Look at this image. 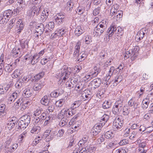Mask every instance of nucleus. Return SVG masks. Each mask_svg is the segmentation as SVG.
Wrapping results in <instances>:
<instances>
[{
  "label": "nucleus",
  "instance_id": "f257e3e1",
  "mask_svg": "<svg viewBox=\"0 0 153 153\" xmlns=\"http://www.w3.org/2000/svg\"><path fill=\"white\" fill-rule=\"evenodd\" d=\"M76 76L74 74H71L67 69L64 68H61L56 74V77L59 79L62 80V82H65V81L69 77L71 79V83L74 85V84H76L78 81L77 78H74L73 76Z\"/></svg>",
  "mask_w": 153,
  "mask_h": 153
},
{
  "label": "nucleus",
  "instance_id": "f03ea898",
  "mask_svg": "<svg viewBox=\"0 0 153 153\" xmlns=\"http://www.w3.org/2000/svg\"><path fill=\"white\" fill-rule=\"evenodd\" d=\"M31 103V101L28 99L20 98L15 103L14 105L18 108L20 104V109L23 111L25 110Z\"/></svg>",
  "mask_w": 153,
  "mask_h": 153
},
{
  "label": "nucleus",
  "instance_id": "7ed1b4c3",
  "mask_svg": "<svg viewBox=\"0 0 153 153\" xmlns=\"http://www.w3.org/2000/svg\"><path fill=\"white\" fill-rule=\"evenodd\" d=\"M107 32L108 34L111 36L115 34L119 36H121L123 33V30L120 27H117L116 25L113 24H112L109 27Z\"/></svg>",
  "mask_w": 153,
  "mask_h": 153
},
{
  "label": "nucleus",
  "instance_id": "20e7f679",
  "mask_svg": "<svg viewBox=\"0 0 153 153\" xmlns=\"http://www.w3.org/2000/svg\"><path fill=\"white\" fill-rule=\"evenodd\" d=\"M30 117L27 115L22 116L18 120V128L21 129H25L30 123Z\"/></svg>",
  "mask_w": 153,
  "mask_h": 153
},
{
  "label": "nucleus",
  "instance_id": "39448f33",
  "mask_svg": "<svg viewBox=\"0 0 153 153\" xmlns=\"http://www.w3.org/2000/svg\"><path fill=\"white\" fill-rule=\"evenodd\" d=\"M13 15V11L10 10H5L2 16L0 17V23H7L11 16Z\"/></svg>",
  "mask_w": 153,
  "mask_h": 153
},
{
  "label": "nucleus",
  "instance_id": "423d86ee",
  "mask_svg": "<svg viewBox=\"0 0 153 153\" xmlns=\"http://www.w3.org/2000/svg\"><path fill=\"white\" fill-rule=\"evenodd\" d=\"M24 60L26 63L27 64H31L32 65H34L38 62V60L34 54L32 56L29 54H27L24 57Z\"/></svg>",
  "mask_w": 153,
  "mask_h": 153
},
{
  "label": "nucleus",
  "instance_id": "0eeeda50",
  "mask_svg": "<svg viewBox=\"0 0 153 153\" xmlns=\"http://www.w3.org/2000/svg\"><path fill=\"white\" fill-rule=\"evenodd\" d=\"M122 102L121 100H118L116 102L112 109L113 113L115 115H118L120 113L123 106Z\"/></svg>",
  "mask_w": 153,
  "mask_h": 153
},
{
  "label": "nucleus",
  "instance_id": "6e6552de",
  "mask_svg": "<svg viewBox=\"0 0 153 153\" xmlns=\"http://www.w3.org/2000/svg\"><path fill=\"white\" fill-rule=\"evenodd\" d=\"M123 125V121L119 117L116 118L113 123V128L115 131L119 130Z\"/></svg>",
  "mask_w": 153,
  "mask_h": 153
},
{
  "label": "nucleus",
  "instance_id": "1a4fd4ad",
  "mask_svg": "<svg viewBox=\"0 0 153 153\" xmlns=\"http://www.w3.org/2000/svg\"><path fill=\"white\" fill-rule=\"evenodd\" d=\"M20 97V93L19 91H16L10 95L7 99L8 102L11 104L16 99Z\"/></svg>",
  "mask_w": 153,
  "mask_h": 153
},
{
  "label": "nucleus",
  "instance_id": "9d476101",
  "mask_svg": "<svg viewBox=\"0 0 153 153\" xmlns=\"http://www.w3.org/2000/svg\"><path fill=\"white\" fill-rule=\"evenodd\" d=\"M100 72V70L98 69V70H95L93 73H90V74L86 75L83 78V80L87 82L89 81L92 79L97 76Z\"/></svg>",
  "mask_w": 153,
  "mask_h": 153
},
{
  "label": "nucleus",
  "instance_id": "9b49d317",
  "mask_svg": "<svg viewBox=\"0 0 153 153\" xmlns=\"http://www.w3.org/2000/svg\"><path fill=\"white\" fill-rule=\"evenodd\" d=\"M45 85L44 80H41L34 84L33 85V89L35 91H40Z\"/></svg>",
  "mask_w": 153,
  "mask_h": 153
},
{
  "label": "nucleus",
  "instance_id": "f8f14e48",
  "mask_svg": "<svg viewBox=\"0 0 153 153\" xmlns=\"http://www.w3.org/2000/svg\"><path fill=\"white\" fill-rule=\"evenodd\" d=\"M18 144L14 143L9 145L5 146V153H11L17 149Z\"/></svg>",
  "mask_w": 153,
  "mask_h": 153
},
{
  "label": "nucleus",
  "instance_id": "ddd939ff",
  "mask_svg": "<svg viewBox=\"0 0 153 153\" xmlns=\"http://www.w3.org/2000/svg\"><path fill=\"white\" fill-rule=\"evenodd\" d=\"M103 125L101 124H96L93 127L92 131H93V135L96 136L101 131V128Z\"/></svg>",
  "mask_w": 153,
  "mask_h": 153
},
{
  "label": "nucleus",
  "instance_id": "4468645a",
  "mask_svg": "<svg viewBox=\"0 0 153 153\" xmlns=\"http://www.w3.org/2000/svg\"><path fill=\"white\" fill-rule=\"evenodd\" d=\"M54 18L56 22L58 24H60L64 21L65 16L62 13H60L55 16Z\"/></svg>",
  "mask_w": 153,
  "mask_h": 153
},
{
  "label": "nucleus",
  "instance_id": "2eb2a0df",
  "mask_svg": "<svg viewBox=\"0 0 153 153\" xmlns=\"http://www.w3.org/2000/svg\"><path fill=\"white\" fill-rule=\"evenodd\" d=\"M11 54L13 57H14L20 56L21 54L20 49L19 48H14L11 52Z\"/></svg>",
  "mask_w": 153,
  "mask_h": 153
},
{
  "label": "nucleus",
  "instance_id": "dca6fc26",
  "mask_svg": "<svg viewBox=\"0 0 153 153\" xmlns=\"http://www.w3.org/2000/svg\"><path fill=\"white\" fill-rule=\"evenodd\" d=\"M130 50L132 51L131 52H132L133 55L132 57H131V60L133 61L136 59V57L137 56L139 48L137 46H135Z\"/></svg>",
  "mask_w": 153,
  "mask_h": 153
},
{
  "label": "nucleus",
  "instance_id": "f3484780",
  "mask_svg": "<svg viewBox=\"0 0 153 153\" xmlns=\"http://www.w3.org/2000/svg\"><path fill=\"white\" fill-rule=\"evenodd\" d=\"M45 114H43L41 116L37 117L35 116L33 119V121L34 123L36 124L38 123V125H40L43 123V119H44Z\"/></svg>",
  "mask_w": 153,
  "mask_h": 153
},
{
  "label": "nucleus",
  "instance_id": "a211bd4d",
  "mask_svg": "<svg viewBox=\"0 0 153 153\" xmlns=\"http://www.w3.org/2000/svg\"><path fill=\"white\" fill-rule=\"evenodd\" d=\"M101 82V80L100 78L95 79L91 82L92 85L95 86L94 87V88L99 87L100 86Z\"/></svg>",
  "mask_w": 153,
  "mask_h": 153
},
{
  "label": "nucleus",
  "instance_id": "6ab92c4d",
  "mask_svg": "<svg viewBox=\"0 0 153 153\" xmlns=\"http://www.w3.org/2000/svg\"><path fill=\"white\" fill-rule=\"evenodd\" d=\"M106 28H104L102 27H100V26L97 25L94 28V31L96 33L100 35L106 30Z\"/></svg>",
  "mask_w": 153,
  "mask_h": 153
},
{
  "label": "nucleus",
  "instance_id": "aec40b11",
  "mask_svg": "<svg viewBox=\"0 0 153 153\" xmlns=\"http://www.w3.org/2000/svg\"><path fill=\"white\" fill-rule=\"evenodd\" d=\"M36 31L39 33L40 34H42L44 30V25L42 23H40L38 25L36 26Z\"/></svg>",
  "mask_w": 153,
  "mask_h": 153
},
{
  "label": "nucleus",
  "instance_id": "412c9836",
  "mask_svg": "<svg viewBox=\"0 0 153 153\" xmlns=\"http://www.w3.org/2000/svg\"><path fill=\"white\" fill-rule=\"evenodd\" d=\"M49 102L50 100L48 98V97L46 95L44 96L40 100L41 103L45 106L48 105Z\"/></svg>",
  "mask_w": 153,
  "mask_h": 153
},
{
  "label": "nucleus",
  "instance_id": "4be33fe9",
  "mask_svg": "<svg viewBox=\"0 0 153 153\" xmlns=\"http://www.w3.org/2000/svg\"><path fill=\"white\" fill-rule=\"evenodd\" d=\"M84 32V30L83 29V27L80 26H78L76 28L74 33L76 36H79Z\"/></svg>",
  "mask_w": 153,
  "mask_h": 153
},
{
  "label": "nucleus",
  "instance_id": "5701e85b",
  "mask_svg": "<svg viewBox=\"0 0 153 153\" xmlns=\"http://www.w3.org/2000/svg\"><path fill=\"white\" fill-rule=\"evenodd\" d=\"M15 67L13 64H6L4 68V70L5 71L8 73L11 72L14 69Z\"/></svg>",
  "mask_w": 153,
  "mask_h": 153
},
{
  "label": "nucleus",
  "instance_id": "b1692460",
  "mask_svg": "<svg viewBox=\"0 0 153 153\" xmlns=\"http://www.w3.org/2000/svg\"><path fill=\"white\" fill-rule=\"evenodd\" d=\"M10 89L9 85L0 86V94H3L6 92Z\"/></svg>",
  "mask_w": 153,
  "mask_h": 153
},
{
  "label": "nucleus",
  "instance_id": "393cba45",
  "mask_svg": "<svg viewBox=\"0 0 153 153\" xmlns=\"http://www.w3.org/2000/svg\"><path fill=\"white\" fill-rule=\"evenodd\" d=\"M80 45L81 42L80 41H79L76 43V45L75 47V51L73 54L74 56H77V54H79Z\"/></svg>",
  "mask_w": 153,
  "mask_h": 153
},
{
  "label": "nucleus",
  "instance_id": "a878e982",
  "mask_svg": "<svg viewBox=\"0 0 153 153\" xmlns=\"http://www.w3.org/2000/svg\"><path fill=\"white\" fill-rule=\"evenodd\" d=\"M139 133L137 132L134 131L131 134L129 138L131 140H136L139 139Z\"/></svg>",
  "mask_w": 153,
  "mask_h": 153
},
{
  "label": "nucleus",
  "instance_id": "bb28decb",
  "mask_svg": "<svg viewBox=\"0 0 153 153\" xmlns=\"http://www.w3.org/2000/svg\"><path fill=\"white\" fill-rule=\"evenodd\" d=\"M123 13V12L122 11L118 10L117 11V12L116 14H114V16L113 18L117 21L119 20L121 18H122Z\"/></svg>",
  "mask_w": 153,
  "mask_h": 153
},
{
  "label": "nucleus",
  "instance_id": "cd10ccee",
  "mask_svg": "<svg viewBox=\"0 0 153 153\" xmlns=\"http://www.w3.org/2000/svg\"><path fill=\"white\" fill-rule=\"evenodd\" d=\"M105 9V5L104 4H101L100 7H98L94 10L93 12V14L95 16H96L99 14L100 10L101 9L103 10Z\"/></svg>",
  "mask_w": 153,
  "mask_h": 153
},
{
  "label": "nucleus",
  "instance_id": "c85d7f7f",
  "mask_svg": "<svg viewBox=\"0 0 153 153\" xmlns=\"http://www.w3.org/2000/svg\"><path fill=\"white\" fill-rule=\"evenodd\" d=\"M28 40L27 39L25 40L24 39H22L20 41V45L22 48H28Z\"/></svg>",
  "mask_w": 153,
  "mask_h": 153
},
{
  "label": "nucleus",
  "instance_id": "c756f323",
  "mask_svg": "<svg viewBox=\"0 0 153 153\" xmlns=\"http://www.w3.org/2000/svg\"><path fill=\"white\" fill-rule=\"evenodd\" d=\"M33 91L28 88H26L24 91L23 95L25 97H29L32 95Z\"/></svg>",
  "mask_w": 153,
  "mask_h": 153
},
{
  "label": "nucleus",
  "instance_id": "7c9ffc66",
  "mask_svg": "<svg viewBox=\"0 0 153 153\" xmlns=\"http://www.w3.org/2000/svg\"><path fill=\"white\" fill-rule=\"evenodd\" d=\"M109 118V116L106 114H104L101 118L100 119V124L103 126L107 122Z\"/></svg>",
  "mask_w": 153,
  "mask_h": 153
},
{
  "label": "nucleus",
  "instance_id": "2f4dec72",
  "mask_svg": "<svg viewBox=\"0 0 153 153\" xmlns=\"http://www.w3.org/2000/svg\"><path fill=\"white\" fill-rule=\"evenodd\" d=\"M88 92H90V91L88 90H85L82 93L81 97L83 98V100L84 101H85L91 98V95H86V93H88Z\"/></svg>",
  "mask_w": 153,
  "mask_h": 153
},
{
  "label": "nucleus",
  "instance_id": "473e14b6",
  "mask_svg": "<svg viewBox=\"0 0 153 153\" xmlns=\"http://www.w3.org/2000/svg\"><path fill=\"white\" fill-rule=\"evenodd\" d=\"M41 128L38 126H34L32 128L30 131L31 133L34 134H37L41 131Z\"/></svg>",
  "mask_w": 153,
  "mask_h": 153
},
{
  "label": "nucleus",
  "instance_id": "72a5a7b5",
  "mask_svg": "<svg viewBox=\"0 0 153 153\" xmlns=\"http://www.w3.org/2000/svg\"><path fill=\"white\" fill-rule=\"evenodd\" d=\"M67 111V115H68L66 117H69L71 116L74 115L76 113V110L73 109L72 108H71Z\"/></svg>",
  "mask_w": 153,
  "mask_h": 153
},
{
  "label": "nucleus",
  "instance_id": "f704fd0d",
  "mask_svg": "<svg viewBox=\"0 0 153 153\" xmlns=\"http://www.w3.org/2000/svg\"><path fill=\"white\" fill-rule=\"evenodd\" d=\"M66 30L64 28H58L56 30L57 35L58 36H63Z\"/></svg>",
  "mask_w": 153,
  "mask_h": 153
},
{
  "label": "nucleus",
  "instance_id": "c9c22d12",
  "mask_svg": "<svg viewBox=\"0 0 153 153\" xmlns=\"http://www.w3.org/2000/svg\"><path fill=\"white\" fill-rule=\"evenodd\" d=\"M93 147H89L88 146H86L85 148H82V149H80V148H79V153H87L88 152H90V149H92L93 148H94Z\"/></svg>",
  "mask_w": 153,
  "mask_h": 153
},
{
  "label": "nucleus",
  "instance_id": "e433bc0d",
  "mask_svg": "<svg viewBox=\"0 0 153 153\" xmlns=\"http://www.w3.org/2000/svg\"><path fill=\"white\" fill-rule=\"evenodd\" d=\"M43 114H45V113L44 112L42 109L39 108L37 109L35 111L34 115L35 116L38 117L41 116Z\"/></svg>",
  "mask_w": 153,
  "mask_h": 153
},
{
  "label": "nucleus",
  "instance_id": "4c0bfd02",
  "mask_svg": "<svg viewBox=\"0 0 153 153\" xmlns=\"http://www.w3.org/2000/svg\"><path fill=\"white\" fill-rule=\"evenodd\" d=\"M15 121L11 120H10L7 123V128L9 130H10L13 128L15 126Z\"/></svg>",
  "mask_w": 153,
  "mask_h": 153
},
{
  "label": "nucleus",
  "instance_id": "58836bf2",
  "mask_svg": "<svg viewBox=\"0 0 153 153\" xmlns=\"http://www.w3.org/2000/svg\"><path fill=\"white\" fill-rule=\"evenodd\" d=\"M74 4L72 0H70L67 3L66 8L68 11L70 12L73 8Z\"/></svg>",
  "mask_w": 153,
  "mask_h": 153
},
{
  "label": "nucleus",
  "instance_id": "ea45409f",
  "mask_svg": "<svg viewBox=\"0 0 153 153\" xmlns=\"http://www.w3.org/2000/svg\"><path fill=\"white\" fill-rule=\"evenodd\" d=\"M100 56L102 59H107L108 58V54L107 52L104 51H101L100 54Z\"/></svg>",
  "mask_w": 153,
  "mask_h": 153
},
{
  "label": "nucleus",
  "instance_id": "a19ab883",
  "mask_svg": "<svg viewBox=\"0 0 153 153\" xmlns=\"http://www.w3.org/2000/svg\"><path fill=\"white\" fill-rule=\"evenodd\" d=\"M58 115L59 118H65V117H66L68 116L67 115L66 110L63 109L61 110Z\"/></svg>",
  "mask_w": 153,
  "mask_h": 153
},
{
  "label": "nucleus",
  "instance_id": "79ce46f5",
  "mask_svg": "<svg viewBox=\"0 0 153 153\" xmlns=\"http://www.w3.org/2000/svg\"><path fill=\"white\" fill-rule=\"evenodd\" d=\"M83 85L79 83L76 85L75 87V89L77 92L82 91H83Z\"/></svg>",
  "mask_w": 153,
  "mask_h": 153
},
{
  "label": "nucleus",
  "instance_id": "37998d69",
  "mask_svg": "<svg viewBox=\"0 0 153 153\" xmlns=\"http://www.w3.org/2000/svg\"><path fill=\"white\" fill-rule=\"evenodd\" d=\"M78 56V58L79 59L78 60V61H79V59H81V60L80 61V62L81 61L84 59L87 56L86 54L84 52H82L80 53H79V54H77Z\"/></svg>",
  "mask_w": 153,
  "mask_h": 153
},
{
  "label": "nucleus",
  "instance_id": "c03bdc74",
  "mask_svg": "<svg viewBox=\"0 0 153 153\" xmlns=\"http://www.w3.org/2000/svg\"><path fill=\"white\" fill-rule=\"evenodd\" d=\"M48 16V15H46L45 11H43L40 18V21L42 22H44Z\"/></svg>",
  "mask_w": 153,
  "mask_h": 153
},
{
  "label": "nucleus",
  "instance_id": "a18cd8bd",
  "mask_svg": "<svg viewBox=\"0 0 153 153\" xmlns=\"http://www.w3.org/2000/svg\"><path fill=\"white\" fill-rule=\"evenodd\" d=\"M45 49H44L39 52V53H36L34 54L35 56L36 57V59L38 60V62L39 61V59L40 57L42 56L44 53L45 52Z\"/></svg>",
  "mask_w": 153,
  "mask_h": 153
},
{
  "label": "nucleus",
  "instance_id": "49530a36",
  "mask_svg": "<svg viewBox=\"0 0 153 153\" xmlns=\"http://www.w3.org/2000/svg\"><path fill=\"white\" fill-rule=\"evenodd\" d=\"M105 137L107 139H111L113 137V134L111 131H108L105 133Z\"/></svg>",
  "mask_w": 153,
  "mask_h": 153
},
{
  "label": "nucleus",
  "instance_id": "de8ad7c7",
  "mask_svg": "<svg viewBox=\"0 0 153 153\" xmlns=\"http://www.w3.org/2000/svg\"><path fill=\"white\" fill-rule=\"evenodd\" d=\"M84 7H83L79 6L76 9V13L79 14H82L85 11Z\"/></svg>",
  "mask_w": 153,
  "mask_h": 153
},
{
  "label": "nucleus",
  "instance_id": "09e8293b",
  "mask_svg": "<svg viewBox=\"0 0 153 153\" xmlns=\"http://www.w3.org/2000/svg\"><path fill=\"white\" fill-rule=\"evenodd\" d=\"M145 34V33L143 31H140L139 33H138L137 34V38L138 37V39H137V41L138 42L142 39Z\"/></svg>",
  "mask_w": 153,
  "mask_h": 153
},
{
  "label": "nucleus",
  "instance_id": "8fccbe9b",
  "mask_svg": "<svg viewBox=\"0 0 153 153\" xmlns=\"http://www.w3.org/2000/svg\"><path fill=\"white\" fill-rule=\"evenodd\" d=\"M130 109L127 106H124L123 109V114L124 115H127L129 113Z\"/></svg>",
  "mask_w": 153,
  "mask_h": 153
},
{
  "label": "nucleus",
  "instance_id": "3c124183",
  "mask_svg": "<svg viewBox=\"0 0 153 153\" xmlns=\"http://www.w3.org/2000/svg\"><path fill=\"white\" fill-rule=\"evenodd\" d=\"M111 107V103L107 101H105L102 105V107L104 109H107Z\"/></svg>",
  "mask_w": 153,
  "mask_h": 153
},
{
  "label": "nucleus",
  "instance_id": "603ef678",
  "mask_svg": "<svg viewBox=\"0 0 153 153\" xmlns=\"http://www.w3.org/2000/svg\"><path fill=\"white\" fill-rule=\"evenodd\" d=\"M20 75L19 70L18 69L16 70L12 74V76L13 78H16L18 77Z\"/></svg>",
  "mask_w": 153,
  "mask_h": 153
},
{
  "label": "nucleus",
  "instance_id": "864d4df0",
  "mask_svg": "<svg viewBox=\"0 0 153 153\" xmlns=\"http://www.w3.org/2000/svg\"><path fill=\"white\" fill-rule=\"evenodd\" d=\"M64 101L63 99H60L56 101L55 104L56 105L59 107H61L64 104Z\"/></svg>",
  "mask_w": 153,
  "mask_h": 153
},
{
  "label": "nucleus",
  "instance_id": "5fc2aeb1",
  "mask_svg": "<svg viewBox=\"0 0 153 153\" xmlns=\"http://www.w3.org/2000/svg\"><path fill=\"white\" fill-rule=\"evenodd\" d=\"M131 52L132 51H131V50L126 52L125 55L124 56L125 59H126L130 56L131 57H132L133 55Z\"/></svg>",
  "mask_w": 153,
  "mask_h": 153
},
{
  "label": "nucleus",
  "instance_id": "6e6d98bb",
  "mask_svg": "<svg viewBox=\"0 0 153 153\" xmlns=\"http://www.w3.org/2000/svg\"><path fill=\"white\" fill-rule=\"evenodd\" d=\"M46 27H48L50 31H51L54 27V23L53 22H51L46 25Z\"/></svg>",
  "mask_w": 153,
  "mask_h": 153
},
{
  "label": "nucleus",
  "instance_id": "4d7b16f0",
  "mask_svg": "<svg viewBox=\"0 0 153 153\" xmlns=\"http://www.w3.org/2000/svg\"><path fill=\"white\" fill-rule=\"evenodd\" d=\"M18 2L19 7H25L26 6V2L25 0H18Z\"/></svg>",
  "mask_w": 153,
  "mask_h": 153
},
{
  "label": "nucleus",
  "instance_id": "13d9d810",
  "mask_svg": "<svg viewBox=\"0 0 153 153\" xmlns=\"http://www.w3.org/2000/svg\"><path fill=\"white\" fill-rule=\"evenodd\" d=\"M44 75V73L42 72L36 76L34 77L36 80H38L42 78Z\"/></svg>",
  "mask_w": 153,
  "mask_h": 153
},
{
  "label": "nucleus",
  "instance_id": "bf43d9fd",
  "mask_svg": "<svg viewBox=\"0 0 153 153\" xmlns=\"http://www.w3.org/2000/svg\"><path fill=\"white\" fill-rule=\"evenodd\" d=\"M59 95V93L58 92V91H54L50 94V95L52 97H57Z\"/></svg>",
  "mask_w": 153,
  "mask_h": 153
},
{
  "label": "nucleus",
  "instance_id": "052dcab7",
  "mask_svg": "<svg viewBox=\"0 0 153 153\" xmlns=\"http://www.w3.org/2000/svg\"><path fill=\"white\" fill-rule=\"evenodd\" d=\"M52 130V128L50 127H48L44 133L45 136L47 137L48 136Z\"/></svg>",
  "mask_w": 153,
  "mask_h": 153
},
{
  "label": "nucleus",
  "instance_id": "680f3d73",
  "mask_svg": "<svg viewBox=\"0 0 153 153\" xmlns=\"http://www.w3.org/2000/svg\"><path fill=\"white\" fill-rule=\"evenodd\" d=\"M81 102L80 101H75L73 103V109H74L77 107H79L81 105Z\"/></svg>",
  "mask_w": 153,
  "mask_h": 153
},
{
  "label": "nucleus",
  "instance_id": "e2e57ef3",
  "mask_svg": "<svg viewBox=\"0 0 153 153\" xmlns=\"http://www.w3.org/2000/svg\"><path fill=\"white\" fill-rule=\"evenodd\" d=\"M15 22L16 19L15 18L13 19L10 21L9 22V28L10 29L12 28L13 26L15 25Z\"/></svg>",
  "mask_w": 153,
  "mask_h": 153
},
{
  "label": "nucleus",
  "instance_id": "0e129e2a",
  "mask_svg": "<svg viewBox=\"0 0 153 153\" xmlns=\"http://www.w3.org/2000/svg\"><path fill=\"white\" fill-rule=\"evenodd\" d=\"M53 57L54 56L52 53H48L46 56V58L48 61H51Z\"/></svg>",
  "mask_w": 153,
  "mask_h": 153
},
{
  "label": "nucleus",
  "instance_id": "69168bd1",
  "mask_svg": "<svg viewBox=\"0 0 153 153\" xmlns=\"http://www.w3.org/2000/svg\"><path fill=\"white\" fill-rule=\"evenodd\" d=\"M98 25L100 26V27H102L104 28H106L107 27V24H106V22L105 21L102 20Z\"/></svg>",
  "mask_w": 153,
  "mask_h": 153
},
{
  "label": "nucleus",
  "instance_id": "338daca9",
  "mask_svg": "<svg viewBox=\"0 0 153 153\" xmlns=\"http://www.w3.org/2000/svg\"><path fill=\"white\" fill-rule=\"evenodd\" d=\"M54 109V106L53 105H51L48 107V108L46 110V112L47 113L49 112H52Z\"/></svg>",
  "mask_w": 153,
  "mask_h": 153
},
{
  "label": "nucleus",
  "instance_id": "774afa93",
  "mask_svg": "<svg viewBox=\"0 0 153 153\" xmlns=\"http://www.w3.org/2000/svg\"><path fill=\"white\" fill-rule=\"evenodd\" d=\"M118 10H116L115 9L113 8V7H111L110 12V15L111 16H113L114 14L116 13Z\"/></svg>",
  "mask_w": 153,
  "mask_h": 153
}]
</instances>
